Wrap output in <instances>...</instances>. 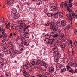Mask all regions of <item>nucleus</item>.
Returning <instances> with one entry per match:
<instances>
[{
  "label": "nucleus",
  "mask_w": 77,
  "mask_h": 77,
  "mask_svg": "<svg viewBox=\"0 0 77 77\" xmlns=\"http://www.w3.org/2000/svg\"><path fill=\"white\" fill-rule=\"evenodd\" d=\"M21 43L22 44H24V45H25L27 46H28V45H29V41L26 42V41H25V42H21Z\"/></svg>",
  "instance_id": "1a4fd4ad"
},
{
  "label": "nucleus",
  "mask_w": 77,
  "mask_h": 77,
  "mask_svg": "<svg viewBox=\"0 0 77 77\" xmlns=\"http://www.w3.org/2000/svg\"><path fill=\"white\" fill-rule=\"evenodd\" d=\"M66 16L67 17V18L69 21V22L70 24H71V23H72V17L71 16V15L70 13H69V15L67 14Z\"/></svg>",
  "instance_id": "f257e3e1"
},
{
  "label": "nucleus",
  "mask_w": 77,
  "mask_h": 77,
  "mask_svg": "<svg viewBox=\"0 0 77 77\" xmlns=\"http://www.w3.org/2000/svg\"><path fill=\"white\" fill-rule=\"evenodd\" d=\"M53 42H54V41L53 40V39H49L48 40V43L49 44H50V45H51L53 44Z\"/></svg>",
  "instance_id": "0eeeda50"
},
{
  "label": "nucleus",
  "mask_w": 77,
  "mask_h": 77,
  "mask_svg": "<svg viewBox=\"0 0 77 77\" xmlns=\"http://www.w3.org/2000/svg\"><path fill=\"white\" fill-rule=\"evenodd\" d=\"M6 26L7 29H9L10 30V32H11L12 29V27H13V26H11L10 25V22H9L8 23V24L6 25Z\"/></svg>",
  "instance_id": "7ed1b4c3"
},
{
  "label": "nucleus",
  "mask_w": 77,
  "mask_h": 77,
  "mask_svg": "<svg viewBox=\"0 0 77 77\" xmlns=\"http://www.w3.org/2000/svg\"><path fill=\"white\" fill-rule=\"evenodd\" d=\"M74 33L75 35H77V29H75L74 31Z\"/></svg>",
  "instance_id": "ea45409f"
},
{
  "label": "nucleus",
  "mask_w": 77,
  "mask_h": 77,
  "mask_svg": "<svg viewBox=\"0 0 77 77\" xmlns=\"http://www.w3.org/2000/svg\"><path fill=\"white\" fill-rule=\"evenodd\" d=\"M56 66L57 69L58 70H60V69L62 68V66H61L60 65H59V64H57Z\"/></svg>",
  "instance_id": "ddd939ff"
},
{
  "label": "nucleus",
  "mask_w": 77,
  "mask_h": 77,
  "mask_svg": "<svg viewBox=\"0 0 77 77\" xmlns=\"http://www.w3.org/2000/svg\"><path fill=\"white\" fill-rule=\"evenodd\" d=\"M58 30V27L56 26H53V30H52L51 33H54L57 30Z\"/></svg>",
  "instance_id": "20e7f679"
},
{
  "label": "nucleus",
  "mask_w": 77,
  "mask_h": 77,
  "mask_svg": "<svg viewBox=\"0 0 77 77\" xmlns=\"http://www.w3.org/2000/svg\"><path fill=\"white\" fill-rule=\"evenodd\" d=\"M5 3L6 4H7V5H9L10 4V2H9V1L8 0L6 1Z\"/></svg>",
  "instance_id": "37998d69"
},
{
  "label": "nucleus",
  "mask_w": 77,
  "mask_h": 77,
  "mask_svg": "<svg viewBox=\"0 0 77 77\" xmlns=\"http://www.w3.org/2000/svg\"><path fill=\"white\" fill-rule=\"evenodd\" d=\"M71 2H72V0H69V3H71Z\"/></svg>",
  "instance_id": "0e129e2a"
},
{
  "label": "nucleus",
  "mask_w": 77,
  "mask_h": 77,
  "mask_svg": "<svg viewBox=\"0 0 77 77\" xmlns=\"http://www.w3.org/2000/svg\"><path fill=\"white\" fill-rule=\"evenodd\" d=\"M43 77H47V76L45 75H43Z\"/></svg>",
  "instance_id": "774afa93"
},
{
  "label": "nucleus",
  "mask_w": 77,
  "mask_h": 77,
  "mask_svg": "<svg viewBox=\"0 0 77 77\" xmlns=\"http://www.w3.org/2000/svg\"><path fill=\"white\" fill-rule=\"evenodd\" d=\"M67 68L68 69L69 71L71 72H73V73H75V71L71 70V68L70 67V66L68 65H67Z\"/></svg>",
  "instance_id": "423d86ee"
},
{
  "label": "nucleus",
  "mask_w": 77,
  "mask_h": 77,
  "mask_svg": "<svg viewBox=\"0 0 77 77\" xmlns=\"http://www.w3.org/2000/svg\"><path fill=\"white\" fill-rule=\"evenodd\" d=\"M50 26V29H53V26H52L51 25Z\"/></svg>",
  "instance_id": "864d4df0"
},
{
  "label": "nucleus",
  "mask_w": 77,
  "mask_h": 77,
  "mask_svg": "<svg viewBox=\"0 0 77 77\" xmlns=\"http://www.w3.org/2000/svg\"><path fill=\"white\" fill-rule=\"evenodd\" d=\"M10 3H13L14 2V0H9Z\"/></svg>",
  "instance_id": "49530a36"
},
{
  "label": "nucleus",
  "mask_w": 77,
  "mask_h": 77,
  "mask_svg": "<svg viewBox=\"0 0 77 77\" xmlns=\"http://www.w3.org/2000/svg\"><path fill=\"white\" fill-rule=\"evenodd\" d=\"M5 41H9V39H8V38H5Z\"/></svg>",
  "instance_id": "13d9d810"
},
{
  "label": "nucleus",
  "mask_w": 77,
  "mask_h": 77,
  "mask_svg": "<svg viewBox=\"0 0 77 77\" xmlns=\"http://www.w3.org/2000/svg\"><path fill=\"white\" fill-rule=\"evenodd\" d=\"M8 50V48L7 47H5L2 48V50L4 52H7Z\"/></svg>",
  "instance_id": "9b49d317"
},
{
  "label": "nucleus",
  "mask_w": 77,
  "mask_h": 77,
  "mask_svg": "<svg viewBox=\"0 0 77 77\" xmlns=\"http://www.w3.org/2000/svg\"><path fill=\"white\" fill-rule=\"evenodd\" d=\"M59 42H60V44H62V43L63 42L62 41V40H61V39H60V41Z\"/></svg>",
  "instance_id": "e2e57ef3"
},
{
  "label": "nucleus",
  "mask_w": 77,
  "mask_h": 77,
  "mask_svg": "<svg viewBox=\"0 0 77 77\" xmlns=\"http://www.w3.org/2000/svg\"><path fill=\"white\" fill-rule=\"evenodd\" d=\"M30 27V26H28L27 27H26V28H25L24 29H26L24 30V32H26V30H28V32H29V29H27V28H28V27Z\"/></svg>",
  "instance_id": "c756f323"
},
{
  "label": "nucleus",
  "mask_w": 77,
  "mask_h": 77,
  "mask_svg": "<svg viewBox=\"0 0 77 77\" xmlns=\"http://www.w3.org/2000/svg\"><path fill=\"white\" fill-rule=\"evenodd\" d=\"M59 15L60 17H63V14L62 13H59Z\"/></svg>",
  "instance_id": "a18cd8bd"
},
{
  "label": "nucleus",
  "mask_w": 77,
  "mask_h": 77,
  "mask_svg": "<svg viewBox=\"0 0 77 77\" xmlns=\"http://www.w3.org/2000/svg\"><path fill=\"white\" fill-rule=\"evenodd\" d=\"M29 36L30 34H29V33H25L24 34V37L26 38H29Z\"/></svg>",
  "instance_id": "6ab92c4d"
},
{
  "label": "nucleus",
  "mask_w": 77,
  "mask_h": 77,
  "mask_svg": "<svg viewBox=\"0 0 77 77\" xmlns=\"http://www.w3.org/2000/svg\"><path fill=\"white\" fill-rule=\"evenodd\" d=\"M31 63L32 65H35V60H32L31 61Z\"/></svg>",
  "instance_id": "bb28decb"
},
{
  "label": "nucleus",
  "mask_w": 77,
  "mask_h": 77,
  "mask_svg": "<svg viewBox=\"0 0 77 77\" xmlns=\"http://www.w3.org/2000/svg\"><path fill=\"white\" fill-rule=\"evenodd\" d=\"M72 66H73V67H77V64H76V63H72Z\"/></svg>",
  "instance_id": "393cba45"
},
{
  "label": "nucleus",
  "mask_w": 77,
  "mask_h": 77,
  "mask_svg": "<svg viewBox=\"0 0 77 77\" xmlns=\"http://www.w3.org/2000/svg\"><path fill=\"white\" fill-rule=\"evenodd\" d=\"M0 62L1 63H3L4 62V60L0 58Z\"/></svg>",
  "instance_id": "c9c22d12"
},
{
  "label": "nucleus",
  "mask_w": 77,
  "mask_h": 77,
  "mask_svg": "<svg viewBox=\"0 0 77 77\" xmlns=\"http://www.w3.org/2000/svg\"><path fill=\"white\" fill-rule=\"evenodd\" d=\"M38 77H42V75H38Z\"/></svg>",
  "instance_id": "680f3d73"
},
{
  "label": "nucleus",
  "mask_w": 77,
  "mask_h": 77,
  "mask_svg": "<svg viewBox=\"0 0 77 77\" xmlns=\"http://www.w3.org/2000/svg\"><path fill=\"white\" fill-rule=\"evenodd\" d=\"M61 24L64 27L66 25V22L64 20H62L61 21Z\"/></svg>",
  "instance_id": "412c9836"
},
{
  "label": "nucleus",
  "mask_w": 77,
  "mask_h": 77,
  "mask_svg": "<svg viewBox=\"0 0 77 77\" xmlns=\"http://www.w3.org/2000/svg\"><path fill=\"white\" fill-rule=\"evenodd\" d=\"M48 74H49V73H48V72H47L45 73L46 75H48Z\"/></svg>",
  "instance_id": "4d7b16f0"
},
{
  "label": "nucleus",
  "mask_w": 77,
  "mask_h": 77,
  "mask_svg": "<svg viewBox=\"0 0 77 77\" xmlns=\"http://www.w3.org/2000/svg\"><path fill=\"white\" fill-rule=\"evenodd\" d=\"M4 64L3 63L0 64V67H1V68H2L3 67V66Z\"/></svg>",
  "instance_id": "5fc2aeb1"
},
{
  "label": "nucleus",
  "mask_w": 77,
  "mask_h": 77,
  "mask_svg": "<svg viewBox=\"0 0 77 77\" xmlns=\"http://www.w3.org/2000/svg\"><path fill=\"white\" fill-rule=\"evenodd\" d=\"M75 14L74 13H72V15L73 17H74V16H75Z\"/></svg>",
  "instance_id": "3c124183"
},
{
  "label": "nucleus",
  "mask_w": 77,
  "mask_h": 77,
  "mask_svg": "<svg viewBox=\"0 0 77 77\" xmlns=\"http://www.w3.org/2000/svg\"><path fill=\"white\" fill-rule=\"evenodd\" d=\"M1 51L0 50V52ZM4 56L3 54L0 53V57H3Z\"/></svg>",
  "instance_id": "79ce46f5"
},
{
  "label": "nucleus",
  "mask_w": 77,
  "mask_h": 77,
  "mask_svg": "<svg viewBox=\"0 0 77 77\" xmlns=\"http://www.w3.org/2000/svg\"><path fill=\"white\" fill-rule=\"evenodd\" d=\"M60 7L61 8H63V2L61 3Z\"/></svg>",
  "instance_id": "c03bdc74"
},
{
  "label": "nucleus",
  "mask_w": 77,
  "mask_h": 77,
  "mask_svg": "<svg viewBox=\"0 0 77 77\" xmlns=\"http://www.w3.org/2000/svg\"><path fill=\"white\" fill-rule=\"evenodd\" d=\"M58 12H57L55 14L54 16H55V17H56L57 16H58V15H57V14H58Z\"/></svg>",
  "instance_id": "603ef678"
},
{
  "label": "nucleus",
  "mask_w": 77,
  "mask_h": 77,
  "mask_svg": "<svg viewBox=\"0 0 77 77\" xmlns=\"http://www.w3.org/2000/svg\"><path fill=\"white\" fill-rule=\"evenodd\" d=\"M50 24V23H47V24H45V25L46 26H48Z\"/></svg>",
  "instance_id": "6e6d98bb"
},
{
  "label": "nucleus",
  "mask_w": 77,
  "mask_h": 77,
  "mask_svg": "<svg viewBox=\"0 0 77 77\" xmlns=\"http://www.w3.org/2000/svg\"><path fill=\"white\" fill-rule=\"evenodd\" d=\"M15 53L16 54H20V52L18 51H16L15 52Z\"/></svg>",
  "instance_id": "473e14b6"
},
{
  "label": "nucleus",
  "mask_w": 77,
  "mask_h": 77,
  "mask_svg": "<svg viewBox=\"0 0 77 77\" xmlns=\"http://www.w3.org/2000/svg\"><path fill=\"white\" fill-rule=\"evenodd\" d=\"M64 5H65V6H67V5H68V4H67V3L66 2L64 4Z\"/></svg>",
  "instance_id": "052dcab7"
},
{
  "label": "nucleus",
  "mask_w": 77,
  "mask_h": 77,
  "mask_svg": "<svg viewBox=\"0 0 77 77\" xmlns=\"http://www.w3.org/2000/svg\"><path fill=\"white\" fill-rule=\"evenodd\" d=\"M23 69L25 70H26V69H27L28 68L27 67V65H26V64H25L23 65Z\"/></svg>",
  "instance_id": "cd10ccee"
},
{
  "label": "nucleus",
  "mask_w": 77,
  "mask_h": 77,
  "mask_svg": "<svg viewBox=\"0 0 77 77\" xmlns=\"http://www.w3.org/2000/svg\"><path fill=\"white\" fill-rule=\"evenodd\" d=\"M6 75L7 77H11V75L10 73H8L7 74H6Z\"/></svg>",
  "instance_id": "f704fd0d"
},
{
  "label": "nucleus",
  "mask_w": 77,
  "mask_h": 77,
  "mask_svg": "<svg viewBox=\"0 0 77 77\" xmlns=\"http://www.w3.org/2000/svg\"><path fill=\"white\" fill-rule=\"evenodd\" d=\"M46 63L44 61H42L41 62V66H46Z\"/></svg>",
  "instance_id": "aec40b11"
},
{
  "label": "nucleus",
  "mask_w": 77,
  "mask_h": 77,
  "mask_svg": "<svg viewBox=\"0 0 77 77\" xmlns=\"http://www.w3.org/2000/svg\"><path fill=\"white\" fill-rule=\"evenodd\" d=\"M67 27L68 28H70L71 29H72V28H73L72 26V24H69L67 25Z\"/></svg>",
  "instance_id": "b1692460"
},
{
  "label": "nucleus",
  "mask_w": 77,
  "mask_h": 77,
  "mask_svg": "<svg viewBox=\"0 0 77 77\" xmlns=\"http://www.w3.org/2000/svg\"><path fill=\"white\" fill-rule=\"evenodd\" d=\"M50 26H53L55 24V23L54 22H51L50 23Z\"/></svg>",
  "instance_id": "c85d7f7f"
},
{
  "label": "nucleus",
  "mask_w": 77,
  "mask_h": 77,
  "mask_svg": "<svg viewBox=\"0 0 77 77\" xmlns=\"http://www.w3.org/2000/svg\"><path fill=\"white\" fill-rule=\"evenodd\" d=\"M45 37L47 39H48L49 38H51V35H50L47 34L45 36Z\"/></svg>",
  "instance_id": "f3484780"
},
{
  "label": "nucleus",
  "mask_w": 77,
  "mask_h": 77,
  "mask_svg": "<svg viewBox=\"0 0 77 77\" xmlns=\"http://www.w3.org/2000/svg\"><path fill=\"white\" fill-rule=\"evenodd\" d=\"M76 47H77V42L75 41L74 43Z\"/></svg>",
  "instance_id": "de8ad7c7"
},
{
  "label": "nucleus",
  "mask_w": 77,
  "mask_h": 77,
  "mask_svg": "<svg viewBox=\"0 0 77 77\" xmlns=\"http://www.w3.org/2000/svg\"><path fill=\"white\" fill-rule=\"evenodd\" d=\"M49 71L51 73L53 72H54V68L53 67H50L49 69Z\"/></svg>",
  "instance_id": "f8f14e48"
},
{
  "label": "nucleus",
  "mask_w": 77,
  "mask_h": 77,
  "mask_svg": "<svg viewBox=\"0 0 77 77\" xmlns=\"http://www.w3.org/2000/svg\"><path fill=\"white\" fill-rule=\"evenodd\" d=\"M26 66H27V68H30L31 66H30V64H29V63H27L26 64Z\"/></svg>",
  "instance_id": "58836bf2"
},
{
  "label": "nucleus",
  "mask_w": 77,
  "mask_h": 77,
  "mask_svg": "<svg viewBox=\"0 0 77 77\" xmlns=\"http://www.w3.org/2000/svg\"><path fill=\"white\" fill-rule=\"evenodd\" d=\"M19 48L20 49L21 51H23V50H25V48L22 45H20L19 46Z\"/></svg>",
  "instance_id": "9d476101"
},
{
  "label": "nucleus",
  "mask_w": 77,
  "mask_h": 77,
  "mask_svg": "<svg viewBox=\"0 0 77 77\" xmlns=\"http://www.w3.org/2000/svg\"><path fill=\"white\" fill-rule=\"evenodd\" d=\"M54 55H55V56H57V57H58V56L59 55V53H57V52H55L54 53Z\"/></svg>",
  "instance_id": "7c9ffc66"
},
{
  "label": "nucleus",
  "mask_w": 77,
  "mask_h": 77,
  "mask_svg": "<svg viewBox=\"0 0 77 77\" xmlns=\"http://www.w3.org/2000/svg\"><path fill=\"white\" fill-rule=\"evenodd\" d=\"M54 62H58L59 60L58 59V58L55 57L54 59Z\"/></svg>",
  "instance_id": "a878e982"
},
{
  "label": "nucleus",
  "mask_w": 77,
  "mask_h": 77,
  "mask_svg": "<svg viewBox=\"0 0 77 77\" xmlns=\"http://www.w3.org/2000/svg\"><path fill=\"white\" fill-rule=\"evenodd\" d=\"M9 53L10 56H12L15 54V51H14V50L13 49H10Z\"/></svg>",
  "instance_id": "f03ea898"
},
{
  "label": "nucleus",
  "mask_w": 77,
  "mask_h": 77,
  "mask_svg": "<svg viewBox=\"0 0 77 77\" xmlns=\"http://www.w3.org/2000/svg\"><path fill=\"white\" fill-rule=\"evenodd\" d=\"M10 36H13V34H12V33H11Z\"/></svg>",
  "instance_id": "69168bd1"
},
{
  "label": "nucleus",
  "mask_w": 77,
  "mask_h": 77,
  "mask_svg": "<svg viewBox=\"0 0 77 77\" xmlns=\"http://www.w3.org/2000/svg\"><path fill=\"white\" fill-rule=\"evenodd\" d=\"M20 24L19 26V27L20 29H23V28H24L26 26V25L24 23H21Z\"/></svg>",
  "instance_id": "39448f33"
},
{
  "label": "nucleus",
  "mask_w": 77,
  "mask_h": 77,
  "mask_svg": "<svg viewBox=\"0 0 77 77\" xmlns=\"http://www.w3.org/2000/svg\"><path fill=\"white\" fill-rule=\"evenodd\" d=\"M59 36V34H56L53 35V37L54 38H57Z\"/></svg>",
  "instance_id": "2f4dec72"
},
{
  "label": "nucleus",
  "mask_w": 77,
  "mask_h": 77,
  "mask_svg": "<svg viewBox=\"0 0 77 77\" xmlns=\"http://www.w3.org/2000/svg\"><path fill=\"white\" fill-rule=\"evenodd\" d=\"M47 15L48 17H53V15L52 13H48L47 14Z\"/></svg>",
  "instance_id": "4be33fe9"
},
{
  "label": "nucleus",
  "mask_w": 77,
  "mask_h": 77,
  "mask_svg": "<svg viewBox=\"0 0 77 77\" xmlns=\"http://www.w3.org/2000/svg\"><path fill=\"white\" fill-rule=\"evenodd\" d=\"M60 39H56L55 40V42H57V43H59L60 42Z\"/></svg>",
  "instance_id": "e433bc0d"
},
{
  "label": "nucleus",
  "mask_w": 77,
  "mask_h": 77,
  "mask_svg": "<svg viewBox=\"0 0 77 77\" xmlns=\"http://www.w3.org/2000/svg\"><path fill=\"white\" fill-rule=\"evenodd\" d=\"M14 17L15 18H16V19L20 17V14H17L16 15L14 16Z\"/></svg>",
  "instance_id": "5701e85b"
},
{
  "label": "nucleus",
  "mask_w": 77,
  "mask_h": 77,
  "mask_svg": "<svg viewBox=\"0 0 77 77\" xmlns=\"http://www.w3.org/2000/svg\"><path fill=\"white\" fill-rule=\"evenodd\" d=\"M40 64V61H39L38 60L36 62V65H39Z\"/></svg>",
  "instance_id": "a19ab883"
},
{
  "label": "nucleus",
  "mask_w": 77,
  "mask_h": 77,
  "mask_svg": "<svg viewBox=\"0 0 77 77\" xmlns=\"http://www.w3.org/2000/svg\"><path fill=\"white\" fill-rule=\"evenodd\" d=\"M65 71H66V69L65 68H63L61 70V72L62 73H63Z\"/></svg>",
  "instance_id": "72a5a7b5"
},
{
  "label": "nucleus",
  "mask_w": 77,
  "mask_h": 77,
  "mask_svg": "<svg viewBox=\"0 0 77 77\" xmlns=\"http://www.w3.org/2000/svg\"><path fill=\"white\" fill-rule=\"evenodd\" d=\"M61 38H63L65 36V35H64V34L62 33L61 35Z\"/></svg>",
  "instance_id": "09e8293b"
},
{
  "label": "nucleus",
  "mask_w": 77,
  "mask_h": 77,
  "mask_svg": "<svg viewBox=\"0 0 77 77\" xmlns=\"http://www.w3.org/2000/svg\"><path fill=\"white\" fill-rule=\"evenodd\" d=\"M28 74L27 73H24V76H26V77L27 76V75H28Z\"/></svg>",
  "instance_id": "bf43d9fd"
},
{
  "label": "nucleus",
  "mask_w": 77,
  "mask_h": 77,
  "mask_svg": "<svg viewBox=\"0 0 77 77\" xmlns=\"http://www.w3.org/2000/svg\"><path fill=\"white\" fill-rule=\"evenodd\" d=\"M56 25L57 26H58V27H62V25H61V24L60 23V22L57 21L56 22Z\"/></svg>",
  "instance_id": "dca6fc26"
},
{
  "label": "nucleus",
  "mask_w": 77,
  "mask_h": 77,
  "mask_svg": "<svg viewBox=\"0 0 77 77\" xmlns=\"http://www.w3.org/2000/svg\"><path fill=\"white\" fill-rule=\"evenodd\" d=\"M12 13L15 14L16 13H17V10L15 8H13L12 11Z\"/></svg>",
  "instance_id": "a211bd4d"
},
{
  "label": "nucleus",
  "mask_w": 77,
  "mask_h": 77,
  "mask_svg": "<svg viewBox=\"0 0 77 77\" xmlns=\"http://www.w3.org/2000/svg\"><path fill=\"white\" fill-rule=\"evenodd\" d=\"M3 35H1L0 36V38H2L3 37Z\"/></svg>",
  "instance_id": "338daca9"
},
{
  "label": "nucleus",
  "mask_w": 77,
  "mask_h": 77,
  "mask_svg": "<svg viewBox=\"0 0 77 77\" xmlns=\"http://www.w3.org/2000/svg\"><path fill=\"white\" fill-rule=\"evenodd\" d=\"M65 47H66L65 45L64 44H63L61 45V48H65Z\"/></svg>",
  "instance_id": "4c0bfd02"
},
{
  "label": "nucleus",
  "mask_w": 77,
  "mask_h": 77,
  "mask_svg": "<svg viewBox=\"0 0 77 77\" xmlns=\"http://www.w3.org/2000/svg\"><path fill=\"white\" fill-rule=\"evenodd\" d=\"M69 7H70V8H72V4H69Z\"/></svg>",
  "instance_id": "8fccbe9b"
},
{
  "label": "nucleus",
  "mask_w": 77,
  "mask_h": 77,
  "mask_svg": "<svg viewBox=\"0 0 77 77\" xmlns=\"http://www.w3.org/2000/svg\"><path fill=\"white\" fill-rule=\"evenodd\" d=\"M51 10L52 11H56L57 10V8L55 6H52L51 8Z\"/></svg>",
  "instance_id": "6e6552de"
},
{
  "label": "nucleus",
  "mask_w": 77,
  "mask_h": 77,
  "mask_svg": "<svg viewBox=\"0 0 77 77\" xmlns=\"http://www.w3.org/2000/svg\"><path fill=\"white\" fill-rule=\"evenodd\" d=\"M58 50H59V48L57 46H55L54 47L53 51L54 52H57Z\"/></svg>",
  "instance_id": "2eb2a0df"
},
{
  "label": "nucleus",
  "mask_w": 77,
  "mask_h": 77,
  "mask_svg": "<svg viewBox=\"0 0 77 77\" xmlns=\"http://www.w3.org/2000/svg\"><path fill=\"white\" fill-rule=\"evenodd\" d=\"M42 3V0H38V1L36 2V3L37 5H40Z\"/></svg>",
  "instance_id": "4468645a"
}]
</instances>
